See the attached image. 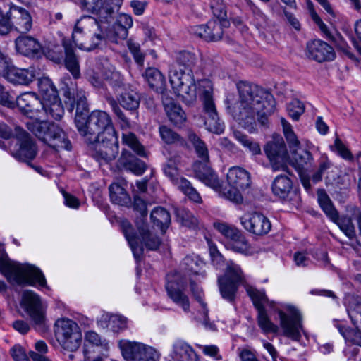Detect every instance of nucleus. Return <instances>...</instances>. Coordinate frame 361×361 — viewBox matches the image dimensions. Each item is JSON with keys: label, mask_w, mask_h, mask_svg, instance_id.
I'll return each mask as SVG.
<instances>
[{"label": "nucleus", "mask_w": 361, "mask_h": 361, "mask_svg": "<svg viewBox=\"0 0 361 361\" xmlns=\"http://www.w3.org/2000/svg\"><path fill=\"white\" fill-rule=\"evenodd\" d=\"M307 56L319 63L333 61L336 57L334 48L320 39H314L307 44Z\"/></svg>", "instance_id": "20"}, {"label": "nucleus", "mask_w": 361, "mask_h": 361, "mask_svg": "<svg viewBox=\"0 0 361 361\" xmlns=\"http://www.w3.org/2000/svg\"><path fill=\"white\" fill-rule=\"evenodd\" d=\"M84 345H101L102 347L109 348L106 341L105 339L102 340L100 336L94 331H88L85 334Z\"/></svg>", "instance_id": "57"}, {"label": "nucleus", "mask_w": 361, "mask_h": 361, "mask_svg": "<svg viewBox=\"0 0 361 361\" xmlns=\"http://www.w3.org/2000/svg\"><path fill=\"white\" fill-rule=\"evenodd\" d=\"M63 47L65 52L63 59L65 67L75 79L80 78V71L79 59L75 53V48L73 44L70 41L63 39Z\"/></svg>", "instance_id": "26"}, {"label": "nucleus", "mask_w": 361, "mask_h": 361, "mask_svg": "<svg viewBox=\"0 0 361 361\" xmlns=\"http://www.w3.org/2000/svg\"><path fill=\"white\" fill-rule=\"evenodd\" d=\"M137 228L142 242L148 250H157L159 247L161 243V240L157 235L150 232L147 222L139 221Z\"/></svg>", "instance_id": "30"}, {"label": "nucleus", "mask_w": 361, "mask_h": 361, "mask_svg": "<svg viewBox=\"0 0 361 361\" xmlns=\"http://www.w3.org/2000/svg\"><path fill=\"white\" fill-rule=\"evenodd\" d=\"M26 126L35 137L48 145L71 149V143L66 139L64 131L54 122L31 119L26 123Z\"/></svg>", "instance_id": "5"}, {"label": "nucleus", "mask_w": 361, "mask_h": 361, "mask_svg": "<svg viewBox=\"0 0 361 361\" xmlns=\"http://www.w3.org/2000/svg\"><path fill=\"white\" fill-rule=\"evenodd\" d=\"M287 111L289 116L293 120L298 121L300 116L304 113L305 107L300 101L298 99H293L288 104Z\"/></svg>", "instance_id": "55"}, {"label": "nucleus", "mask_w": 361, "mask_h": 361, "mask_svg": "<svg viewBox=\"0 0 361 361\" xmlns=\"http://www.w3.org/2000/svg\"><path fill=\"white\" fill-rule=\"evenodd\" d=\"M239 101L227 97L226 110L245 129L252 132L257 123L269 127V120L276 109V101L272 94L255 84L240 81L237 84Z\"/></svg>", "instance_id": "1"}, {"label": "nucleus", "mask_w": 361, "mask_h": 361, "mask_svg": "<svg viewBox=\"0 0 361 361\" xmlns=\"http://www.w3.org/2000/svg\"><path fill=\"white\" fill-rule=\"evenodd\" d=\"M209 28L211 32L212 41H217L221 39L223 36V29L225 28L222 22L217 21L216 20H212L209 21Z\"/></svg>", "instance_id": "58"}, {"label": "nucleus", "mask_w": 361, "mask_h": 361, "mask_svg": "<svg viewBox=\"0 0 361 361\" xmlns=\"http://www.w3.org/2000/svg\"><path fill=\"white\" fill-rule=\"evenodd\" d=\"M348 315L356 328H361V304L357 303L354 307L348 310Z\"/></svg>", "instance_id": "63"}, {"label": "nucleus", "mask_w": 361, "mask_h": 361, "mask_svg": "<svg viewBox=\"0 0 361 361\" xmlns=\"http://www.w3.org/2000/svg\"><path fill=\"white\" fill-rule=\"evenodd\" d=\"M195 176L207 185L218 190L221 188L220 181L210 166V161L202 159L196 160L192 165Z\"/></svg>", "instance_id": "22"}, {"label": "nucleus", "mask_w": 361, "mask_h": 361, "mask_svg": "<svg viewBox=\"0 0 361 361\" xmlns=\"http://www.w3.org/2000/svg\"><path fill=\"white\" fill-rule=\"evenodd\" d=\"M318 201L326 216L332 221L337 220L338 216H339L338 212L333 205V203L327 194L324 190H319L318 191Z\"/></svg>", "instance_id": "41"}, {"label": "nucleus", "mask_w": 361, "mask_h": 361, "mask_svg": "<svg viewBox=\"0 0 361 361\" xmlns=\"http://www.w3.org/2000/svg\"><path fill=\"white\" fill-rule=\"evenodd\" d=\"M15 43L17 51L25 56H37L42 49L40 43L28 35L19 36L16 39Z\"/></svg>", "instance_id": "23"}, {"label": "nucleus", "mask_w": 361, "mask_h": 361, "mask_svg": "<svg viewBox=\"0 0 361 361\" xmlns=\"http://www.w3.org/2000/svg\"><path fill=\"white\" fill-rule=\"evenodd\" d=\"M150 88L158 93L164 94L166 90V81L161 73L155 68H148L142 74Z\"/></svg>", "instance_id": "28"}, {"label": "nucleus", "mask_w": 361, "mask_h": 361, "mask_svg": "<svg viewBox=\"0 0 361 361\" xmlns=\"http://www.w3.org/2000/svg\"><path fill=\"white\" fill-rule=\"evenodd\" d=\"M133 25L132 18L124 13H121L116 19V22L112 26V31L116 37L125 39L128 37V29Z\"/></svg>", "instance_id": "38"}, {"label": "nucleus", "mask_w": 361, "mask_h": 361, "mask_svg": "<svg viewBox=\"0 0 361 361\" xmlns=\"http://www.w3.org/2000/svg\"><path fill=\"white\" fill-rule=\"evenodd\" d=\"M127 327V319L121 315L112 314L110 320V330L118 332Z\"/></svg>", "instance_id": "60"}, {"label": "nucleus", "mask_w": 361, "mask_h": 361, "mask_svg": "<svg viewBox=\"0 0 361 361\" xmlns=\"http://www.w3.org/2000/svg\"><path fill=\"white\" fill-rule=\"evenodd\" d=\"M175 214L177 221L186 227L191 228L197 224L196 218L185 208H176Z\"/></svg>", "instance_id": "47"}, {"label": "nucleus", "mask_w": 361, "mask_h": 361, "mask_svg": "<svg viewBox=\"0 0 361 361\" xmlns=\"http://www.w3.org/2000/svg\"><path fill=\"white\" fill-rule=\"evenodd\" d=\"M5 78L15 85H27L35 78V71L32 67L18 68L12 66Z\"/></svg>", "instance_id": "27"}, {"label": "nucleus", "mask_w": 361, "mask_h": 361, "mask_svg": "<svg viewBox=\"0 0 361 361\" xmlns=\"http://www.w3.org/2000/svg\"><path fill=\"white\" fill-rule=\"evenodd\" d=\"M63 94L67 100L65 104L68 107V111H72L75 108V102L76 99V94L75 90L71 89L67 85L62 88Z\"/></svg>", "instance_id": "62"}, {"label": "nucleus", "mask_w": 361, "mask_h": 361, "mask_svg": "<svg viewBox=\"0 0 361 361\" xmlns=\"http://www.w3.org/2000/svg\"><path fill=\"white\" fill-rule=\"evenodd\" d=\"M240 222L245 230L257 235L267 234L271 228L268 218L258 212L245 214L240 218Z\"/></svg>", "instance_id": "19"}, {"label": "nucleus", "mask_w": 361, "mask_h": 361, "mask_svg": "<svg viewBox=\"0 0 361 361\" xmlns=\"http://www.w3.org/2000/svg\"><path fill=\"white\" fill-rule=\"evenodd\" d=\"M293 159L299 167H304L308 163L312 160V154L304 149H302L300 146L298 148L294 149L290 152Z\"/></svg>", "instance_id": "50"}, {"label": "nucleus", "mask_w": 361, "mask_h": 361, "mask_svg": "<svg viewBox=\"0 0 361 361\" xmlns=\"http://www.w3.org/2000/svg\"><path fill=\"white\" fill-rule=\"evenodd\" d=\"M214 226L224 236L229 239L230 241L235 240L236 238H240L242 233L237 228L226 223H214Z\"/></svg>", "instance_id": "48"}, {"label": "nucleus", "mask_w": 361, "mask_h": 361, "mask_svg": "<svg viewBox=\"0 0 361 361\" xmlns=\"http://www.w3.org/2000/svg\"><path fill=\"white\" fill-rule=\"evenodd\" d=\"M188 138L195 149V152L199 159L209 161V150L206 143L192 131L188 133Z\"/></svg>", "instance_id": "40"}, {"label": "nucleus", "mask_w": 361, "mask_h": 361, "mask_svg": "<svg viewBox=\"0 0 361 361\" xmlns=\"http://www.w3.org/2000/svg\"><path fill=\"white\" fill-rule=\"evenodd\" d=\"M133 208L137 212L135 221L136 226H137L139 221L147 222V209L145 202L140 197L135 196L134 197Z\"/></svg>", "instance_id": "53"}, {"label": "nucleus", "mask_w": 361, "mask_h": 361, "mask_svg": "<svg viewBox=\"0 0 361 361\" xmlns=\"http://www.w3.org/2000/svg\"><path fill=\"white\" fill-rule=\"evenodd\" d=\"M38 87L42 93L43 100L54 99L58 95V91L52 81L47 77H43L38 80Z\"/></svg>", "instance_id": "45"}, {"label": "nucleus", "mask_w": 361, "mask_h": 361, "mask_svg": "<svg viewBox=\"0 0 361 361\" xmlns=\"http://www.w3.org/2000/svg\"><path fill=\"white\" fill-rule=\"evenodd\" d=\"M16 138L18 147L12 151V155L17 160L30 164L37 154V147L35 140L20 126L16 127Z\"/></svg>", "instance_id": "13"}, {"label": "nucleus", "mask_w": 361, "mask_h": 361, "mask_svg": "<svg viewBox=\"0 0 361 361\" xmlns=\"http://www.w3.org/2000/svg\"><path fill=\"white\" fill-rule=\"evenodd\" d=\"M76 128L84 142L90 145L104 136L116 132L110 116L103 111H93L85 118L78 119Z\"/></svg>", "instance_id": "4"}, {"label": "nucleus", "mask_w": 361, "mask_h": 361, "mask_svg": "<svg viewBox=\"0 0 361 361\" xmlns=\"http://www.w3.org/2000/svg\"><path fill=\"white\" fill-rule=\"evenodd\" d=\"M0 272L11 284L35 286L48 288L42 271L30 264H20L11 261L7 255L0 257Z\"/></svg>", "instance_id": "3"}, {"label": "nucleus", "mask_w": 361, "mask_h": 361, "mask_svg": "<svg viewBox=\"0 0 361 361\" xmlns=\"http://www.w3.org/2000/svg\"><path fill=\"white\" fill-rule=\"evenodd\" d=\"M13 109L18 108L21 114L32 118L42 112V101L32 92H25L13 99Z\"/></svg>", "instance_id": "18"}, {"label": "nucleus", "mask_w": 361, "mask_h": 361, "mask_svg": "<svg viewBox=\"0 0 361 361\" xmlns=\"http://www.w3.org/2000/svg\"><path fill=\"white\" fill-rule=\"evenodd\" d=\"M107 102L118 119L124 125L128 126L130 121L137 118L140 96L137 92L125 90L117 97V99L107 97Z\"/></svg>", "instance_id": "6"}, {"label": "nucleus", "mask_w": 361, "mask_h": 361, "mask_svg": "<svg viewBox=\"0 0 361 361\" xmlns=\"http://www.w3.org/2000/svg\"><path fill=\"white\" fill-rule=\"evenodd\" d=\"M196 63L195 54L180 51L176 64L169 71V81L173 90L186 104H192L197 98L198 84L196 85L192 68Z\"/></svg>", "instance_id": "2"}, {"label": "nucleus", "mask_w": 361, "mask_h": 361, "mask_svg": "<svg viewBox=\"0 0 361 361\" xmlns=\"http://www.w3.org/2000/svg\"><path fill=\"white\" fill-rule=\"evenodd\" d=\"M166 279L167 283L166 285V289L168 295L173 302L180 305L184 311H188L190 308L188 298L184 295L180 290L184 286V282L180 279V276L178 274H169Z\"/></svg>", "instance_id": "21"}, {"label": "nucleus", "mask_w": 361, "mask_h": 361, "mask_svg": "<svg viewBox=\"0 0 361 361\" xmlns=\"http://www.w3.org/2000/svg\"><path fill=\"white\" fill-rule=\"evenodd\" d=\"M120 347L127 361H158L160 357L154 348L140 343L126 341Z\"/></svg>", "instance_id": "14"}, {"label": "nucleus", "mask_w": 361, "mask_h": 361, "mask_svg": "<svg viewBox=\"0 0 361 361\" xmlns=\"http://www.w3.org/2000/svg\"><path fill=\"white\" fill-rule=\"evenodd\" d=\"M118 166L136 175H142L147 169V165L143 161L127 150H123L118 160Z\"/></svg>", "instance_id": "24"}, {"label": "nucleus", "mask_w": 361, "mask_h": 361, "mask_svg": "<svg viewBox=\"0 0 361 361\" xmlns=\"http://www.w3.org/2000/svg\"><path fill=\"white\" fill-rule=\"evenodd\" d=\"M20 305L31 318L36 328L42 329L45 322V311L39 295L33 291L25 290Z\"/></svg>", "instance_id": "15"}, {"label": "nucleus", "mask_w": 361, "mask_h": 361, "mask_svg": "<svg viewBox=\"0 0 361 361\" xmlns=\"http://www.w3.org/2000/svg\"><path fill=\"white\" fill-rule=\"evenodd\" d=\"M292 188L293 183L291 180L284 175L276 177L271 184L273 194L282 200L288 198Z\"/></svg>", "instance_id": "31"}, {"label": "nucleus", "mask_w": 361, "mask_h": 361, "mask_svg": "<svg viewBox=\"0 0 361 361\" xmlns=\"http://www.w3.org/2000/svg\"><path fill=\"white\" fill-rule=\"evenodd\" d=\"M228 247L235 252L239 253H245L249 250V245L245 237L240 234V238H236L235 240L230 241Z\"/></svg>", "instance_id": "56"}, {"label": "nucleus", "mask_w": 361, "mask_h": 361, "mask_svg": "<svg viewBox=\"0 0 361 361\" xmlns=\"http://www.w3.org/2000/svg\"><path fill=\"white\" fill-rule=\"evenodd\" d=\"M43 110L45 114L49 115L55 120H60L64 114L63 105L59 98L56 96L54 99H48L42 101Z\"/></svg>", "instance_id": "39"}, {"label": "nucleus", "mask_w": 361, "mask_h": 361, "mask_svg": "<svg viewBox=\"0 0 361 361\" xmlns=\"http://www.w3.org/2000/svg\"><path fill=\"white\" fill-rule=\"evenodd\" d=\"M4 16L10 17L11 26L13 25L11 18H13L17 25L16 28L22 33L28 32L32 27V18L30 13L21 7L13 6L11 8L10 11L4 14Z\"/></svg>", "instance_id": "25"}, {"label": "nucleus", "mask_w": 361, "mask_h": 361, "mask_svg": "<svg viewBox=\"0 0 361 361\" xmlns=\"http://www.w3.org/2000/svg\"><path fill=\"white\" fill-rule=\"evenodd\" d=\"M54 332L56 340L64 350L73 353L80 347L82 338V333L78 325L73 320H57Z\"/></svg>", "instance_id": "8"}, {"label": "nucleus", "mask_w": 361, "mask_h": 361, "mask_svg": "<svg viewBox=\"0 0 361 361\" xmlns=\"http://www.w3.org/2000/svg\"><path fill=\"white\" fill-rule=\"evenodd\" d=\"M151 221L154 226L159 228L161 233H166L171 224L170 213L164 207H155L150 214Z\"/></svg>", "instance_id": "35"}, {"label": "nucleus", "mask_w": 361, "mask_h": 361, "mask_svg": "<svg viewBox=\"0 0 361 361\" xmlns=\"http://www.w3.org/2000/svg\"><path fill=\"white\" fill-rule=\"evenodd\" d=\"M116 9L112 5L103 2L97 8L94 13L96 18H93L96 24L104 25L106 26L110 25V23L114 20Z\"/></svg>", "instance_id": "36"}, {"label": "nucleus", "mask_w": 361, "mask_h": 361, "mask_svg": "<svg viewBox=\"0 0 361 361\" xmlns=\"http://www.w3.org/2000/svg\"><path fill=\"white\" fill-rule=\"evenodd\" d=\"M123 231L133 251L135 259L137 261L140 260L143 255V246L142 244L140 243L139 238L133 232L132 226L130 224V223H123Z\"/></svg>", "instance_id": "32"}, {"label": "nucleus", "mask_w": 361, "mask_h": 361, "mask_svg": "<svg viewBox=\"0 0 361 361\" xmlns=\"http://www.w3.org/2000/svg\"><path fill=\"white\" fill-rule=\"evenodd\" d=\"M198 91L205 111L204 125L206 128L214 133L220 134L224 130V124L218 116L213 100V88L211 81L202 80L198 81Z\"/></svg>", "instance_id": "7"}, {"label": "nucleus", "mask_w": 361, "mask_h": 361, "mask_svg": "<svg viewBox=\"0 0 361 361\" xmlns=\"http://www.w3.org/2000/svg\"><path fill=\"white\" fill-rule=\"evenodd\" d=\"M264 151L273 171L287 170L289 155L282 137L273 136L272 140L264 145Z\"/></svg>", "instance_id": "11"}, {"label": "nucleus", "mask_w": 361, "mask_h": 361, "mask_svg": "<svg viewBox=\"0 0 361 361\" xmlns=\"http://www.w3.org/2000/svg\"><path fill=\"white\" fill-rule=\"evenodd\" d=\"M93 145H95L93 156L98 161L109 163L114 160L118 154V142L116 132L101 137L99 141Z\"/></svg>", "instance_id": "17"}, {"label": "nucleus", "mask_w": 361, "mask_h": 361, "mask_svg": "<svg viewBox=\"0 0 361 361\" xmlns=\"http://www.w3.org/2000/svg\"><path fill=\"white\" fill-rule=\"evenodd\" d=\"M164 105L170 121L174 126L181 127L186 121L185 113L181 106L171 99L164 102Z\"/></svg>", "instance_id": "29"}, {"label": "nucleus", "mask_w": 361, "mask_h": 361, "mask_svg": "<svg viewBox=\"0 0 361 361\" xmlns=\"http://www.w3.org/2000/svg\"><path fill=\"white\" fill-rule=\"evenodd\" d=\"M108 348L101 345H84L82 361H102V357L107 353Z\"/></svg>", "instance_id": "42"}, {"label": "nucleus", "mask_w": 361, "mask_h": 361, "mask_svg": "<svg viewBox=\"0 0 361 361\" xmlns=\"http://www.w3.org/2000/svg\"><path fill=\"white\" fill-rule=\"evenodd\" d=\"M334 222L349 238L353 239L355 237V229L350 217L347 216L339 217L338 216Z\"/></svg>", "instance_id": "49"}, {"label": "nucleus", "mask_w": 361, "mask_h": 361, "mask_svg": "<svg viewBox=\"0 0 361 361\" xmlns=\"http://www.w3.org/2000/svg\"><path fill=\"white\" fill-rule=\"evenodd\" d=\"M75 124L78 126V119L85 118L89 114V108L85 93L82 91L77 92L75 102Z\"/></svg>", "instance_id": "43"}, {"label": "nucleus", "mask_w": 361, "mask_h": 361, "mask_svg": "<svg viewBox=\"0 0 361 361\" xmlns=\"http://www.w3.org/2000/svg\"><path fill=\"white\" fill-rule=\"evenodd\" d=\"M286 310L287 313L282 310L279 311L280 324L283 330V334L293 341H299L302 328L301 315L294 307L288 306Z\"/></svg>", "instance_id": "16"}, {"label": "nucleus", "mask_w": 361, "mask_h": 361, "mask_svg": "<svg viewBox=\"0 0 361 361\" xmlns=\"http://www.w3.org/2000/svg\"><path fill=\"white\" fill-rule=\"evenodd\" d=\"M337 329L346 341L361 346V328L350 329L341 324Z\"/></svg>", "instance_id": "46"}, {"label": "nucleus", "mask_w": 361, "mask_h": 361, "mask_svg": "<svg viewBox=\"0 0 361 361\" xmlns=\"http://www.w3.org/2000/svg\"><path fill=\"white\" fill-rule=\"evenodd\" d=\"M246 291L258 311L257 321L259 327L265 333H277L279 327L270 321L264 308V304L269 303L270 306H272L274 302L269 301L264 291L259 290L252 286H247Z\"/></svg>", "instance_id": "12"}, {"label": "nucleus", "mask_w": 361, "mask_h": 361, "mask_svg": "<svg viewBox=\"0 0 361 361\" xmlns=\"http://www.w3.org/2000/svg\"><path fill=\"white\" fill-rule=\"evenodd\" d=\"M159 133L162 140L166 144H179L181 146L185 145V140L166 126L163 125L159 127Z\"/></svg>", "instance_id": "44"}, {"label": "nucleus", "mask_w": 361, "mask_h": 361, "mask_svg": "<svg viewBox=\"0 0 361 361\" xmlns=\"http://www.w3.org/2000/svg\"><path fill=\"white\" fill-rule=\"evenodd\" d=\"M0 105L13 110V98L5 87L0 84Z\"/></svg>", "instance_id": "64"}, {"label": "nucleus", "mask_w": 361, "mask_h": 361, "mask_svg": "<svg viewBox=\"0 0 361 361\" xmlns=\"http://www.w3.org/2000/svg\"><path fill=\"white\" fill-rule=\"evenodd\" d=\"M164 173L172 181H177L178 176V171L174 160L169 159L163 167Z\"/></svg>", "instance_id": "61"}, {"label": "nucleus", "mask_w": 361, "mask_h": 361, "mask_svg": "<svg viewBox=\"0 0 361 361\" xmlns=\"http://www.w3.org/2000/svg\"><path fill=\"white\" fill-rule=\"evenodd\" d=\"M214 16L217 18V21L222 22L224 27H228L230 22L227 19V13L226 7L223 4H216L211 6Z\"/></svg>", "instance_id": "54"}, {"label": "nucleus", "mask_w": 361, "mask_h": 361, "mask_svg": "<svg viewBox=\"0 0 361 361\" xmlns=\"http://www.w3.org/2000/svg\"><path fill=\"white\" fill-rule=\"evenodd\" d=\"M173 359L176 361H197L198 357L188 344L179 341L173 345Z\"/></svg>", "instance_id": "33"}, {"label": "nucleus", "mask_w": 361, "mask_h": 361, "mask_svg": "<svg viewBox=\"0 0 361 361\" xmlns=\"http://www.w3.org/2000/svg\"><path fill=\"white\" fill-rule=\"evenodd\" d=\"M242 281L243 274L240 267L233 263L228 264L224 274L218 278L221 297L230 302H233Z\"/></svg>", "instance_id": "9"}, {"label": "nucleus", "mask_w": 361, "mask_h": 361, "mask_svg": "<svg viewBox=\"0 0 361 361\" xmlns=\"http://www.w3.org/2000/svg\"><path fill=\"white\" fill-rule=\"evenodd\" d=\"M123 140L125 143L130 147L137 155L141 157H146V152L144 146L138 141L137 137L130 133L123 135Z\"/></svg>", "instance_id": "52"}, {"label": "nucleus", "mask_w": 361, "mask_h": 361, "mask_svg": "<svg viewBox=\"0 0 361 361\" xmlns=\"http://www.w3.org/2000/svg\"><path fill=\"white\" fill-rule=\"evenodd\" d=\"M226 178L231 188L224 192L225 196L235 203L242 202L243 197L240 190H244L250 186V173L241 167L233 166L229 169Z\"/></svg>", "instance_id": "10"}, {"label": "nucleus", "mask_w": 361, "mask_h": 361, "mask_svg": "<svg viewBox=\"0 0 361 361\" xmlns=\"http://www.w3.org/2000/svg\"><path fill=\"white\" fill-rule=\"evenodd\" d=\"M209 22L206 25H200L192 27L190 32L203 39L206 42H212V37L210 36L211 32L209 31Z\"/></svg>", "instance_id": "59"}, {"label": "nucleus", "mask_w": 361, "mask_h": 361, "mask_svg": "<svg viewBox=\"0 0 361 361\" xmlns=\"http://www.w3.org/2000/svg\"><path fill=\"white\" fill-rule=\"evenodd\" d=\"M109 190L110 199L113 203L125 207H129L131 204L130 195L120 184L112 183Z\"/></svg>", "instance_id": "37"}, {"label": "nucleus", "mask_w": 361, "mask_h": 361, "mask_svg": "<svg viewBox=\"0 0 361 361\" xmlns=\"http://www.w3.org/2000/svg\"><path fill=\"white\" fill-rule=\"evenodd\" d=\"M202 264V262L197 257L187 256L183 259L181 266L186 273L197 275L200 271Z\"/></svg>", "instance_id": "51"}, {"label": "nucleus", "mask_w": 361, "mask_h": 361, "mask_svg": "<svg viewBox=\"0 0 361 361\" xmlns=\"http://www.w3.org/2000/svg\"><path fill=\"white\" fill-rule=\"evenodd\" d=\"M97 25L99 32H94L92 37V44L89 47L86 48L87 51H92L99 47V44H101L102 42L116 41L117 37H116L110 27L100 24Z\"/></svg>", "instance_id": "34"}]
</instances>
